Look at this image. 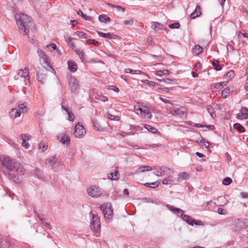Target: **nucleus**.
Wrapping results in <instances>:
<instances>
[{"label":"nucleus","instance_id":"1","mask_svg":"<svg viewBox=\"0 0 248 248\" xmlns=\"http://www.w3.org/2000/svg\"><path fill=\"white\" fill-rule=\"evenodd\" d=\"M0 162L2 166L12 172H16L17 174L22 175L24 173V170L22 166L16 160L11 159L9 156H0Z\"/></svg>","mask_w":248,"mask_h":248},{"label":"nucleus","instance_id":"2","mask_svg":"<svg viewBox=\"0 0 248 248\" xmlns=\"http://www.w3.org/2000/svg\"><path fill=\"white\" fill-rule=\"evenodd\" d=\"M16 24L19 30L23 32L24 35L29 32V26L31 24V18L24 14H18L15 16Z\"/></svg>","mask_w":248,"mask_h":248},{"label":"nucleus","instance_id":"3","mask_svg":"<svg viewBox=\"0 0 248 248\" xmlns=\"http://www.w3.org/2000/svg\"><path fill=\"white\" fill-rule=\"evenodd\" d=\"M167 207L170 210V211L173 212L174 213H178L181 214L180 217L189 225L193 226L194 224L197 225H202V222L200 221H197L195 219H193L190 216H188L187 215L184 214V211L182 209L179 208H177L173 207L171 205L168 204L167 205Z\"/></svg>","mask_w":248,"mask_h":248},{"label":"nucleus","instance_id":"4","mask_svg":"<svg viewBox=\"0 0 248 248\" xmlns=\"http://www.w3.org/2000/svg\"><path fill=\"white\" fill-rule=\"evenodd\" d=\"M134 108L135 110L140 111V116L143 118L151 119L152 117V108L150 105L142 103H139L134 106Z\"/></svg>","mask_w":248,"mask_h":248},{"label":"nucleus","instance_id":"5","mask_svg":"<svg viewBox=\"0 0 248 248\" xmlns=\"http://www.w3.org/2000/svg\"><path fill=\"white\" fill-rule=\"evenodd\" d=\"M102 211L104 217L108 222H110L113 218V209L111 204L109 203H106L100 206Z\"/></svg>","mask_w":248,"mask_h":248},{"label":"nucleus","instance_id":"6","mask_svg":"<svg viewBox=\"0 0 248 248\" xmlns=\"http://www.w3.org/2000/svg\"><path fill=\"white\" fill-rule=\"evenodd\" d=\"M91 228L93 232H98L101 228L100 218L96 212H92Z\"/></svg>","mask_w":248,"mask_h":248},{"label":"nucleus","instance_id":"7","mask_svg":"<svg viewBox=\"0 0 248 248\" xmlns=\"http://www.w3.org/2000/svg\"><path fill=\"white\" fill-rule=\"evenodd\" d=\"M74 135L78 138H82L86 134L85 129L83 126L78 123L74 129Z\"/></svg>","mask_w":248,"mask_h":248},{"label":"nucleus","instance_id":"8","mask_svg":"<svg viewBox=\"0 0 248 248\" xmlns=\"http://www.w3.org/2000/svg\"><path fill=\"white\" fill-rule=\"evenodd\" d=\"M87 193L89 195L93 198H98L101 195V191L99 187L93 186L87 189Z\"/></svg>","mask_w":248,"mask_h":248},{"label":"nucleus","instance_id":"9","mask_svg":"<svg viewBox=\"0 0 248 248\" xmlns=\"http://www.w3.org/2000/svg\"><path fill=\"white\" fill-rule=\"evenodd\" d=\"M69 85L71 90L75 92L79 88L78 81L74 77H70L68 80Z\"/></svg>","mask_w":248,"mask_h":248},{"label":"nucleus","instance_id":"10","mask_svg":"<svg viewBox=\"0 0 248 248\" xmlns=\"http://www.w3.org/2000/svg\"><path fill=\"white\" fill-rule=\"evenodd\" d=\"M46 163L52 168H56L60 164V162L55 156H51L46 160Z\"/></svg>","mask_w":248,"mask_h":248},{"label":"nucleus","instance_id":"11","mask_svg":"<svg viewBox=\"0 0 248 248\" xmlns=\"http://www.w3.org/2000/svg\"><path fill=\"white\" fill-rule=\"evenodd\" d=\"M17 75L22 78H24L26 79L30 82V75L29 72V68L28 67H25L24 69H20L18 71Z\"/></svg>","mask_w":248,"mask_h":248},{"label":"nucleus","instance_id":"12","mask_svg":"<svg viewBox=\"0 0 248 248\" xmlns=\"http://www.w3.org/2000/svg\"><path fill=\"white\" fill-rule=\"evenodd\" d=\"M248 117V108L246 107H242L241 109L240 113H238L237 118L238 119L243 120L247 119Z\"/></svg>","mask_w":248,"mask_h":248},{"label":"nucleus","instance_id":"13","mask_svg":"<svg viewBox=\"0 0 248 248\" xmlns=\"http://www.w3.org/2000/svg\"><path fill=\"white\" fill-rule=\"evenodd\" d=\"M22 140V145L25 149H28L30 147V144L27 141L29 140L31 138V136L29 134H22L21 135Z\"/></svg>","mask_w":248,"mask_h":248},{"label":"nucleus","instance_id":"14","mask_svg":"<svg viewBox=\"0 0 248 248\" xmlns=\"http://www.w3.org/2000/svg\"><path fill=\"white\" fill-rule=\"evenodd\" d=\"M46 72L45 70L42 69L40 70L37 74V79L42 83L44 82L46 79V74L45 73Z\"/></svg>","mask_w":248,"mask_h":248},{"label":"nucleus","instance_id":"15","mask_svg":"<svg viewBox=\"0 0 248 248\" xmlns=\"http://www.w3.org/2000/svg\"><path fill=\"white\" fill-rule=\"evenodd\" d=\"M37 53L40 57L41 59H42L44 61V64H46L47 66H48L49 64V61L48 60V58L46 54L41 49H38L37 50Z\"/></svg>","mask_w":248,"mask_h":248},{"label":"nucleus","instance_id":"16","mask_svg":"<svg viewBox=\"0 0 248 248\" xmlns=\"http://www.w3.org/2000/svg\"><path fill=\"white\" fill-rule=\"evenodd\" d=\"M186 112V109L184 108H181L176 109L170 110V113L174 116H181L184 115Z\"/></svg>","mask_w":248,"mask_h":248},{"label":"nucleus","instance_id":"17","mask_svg":"<svg viewBox=\"0 0 248 248\" xmlns=\"http://www.w3.org/2000/svg\"><path fill=\"white\" fill-rule=\"evenodd\" d=\"M190 175L189 174L186 172H180L178 175V178L176 181L177 182H181L183 180H186L188 179Z\"/></svg>","mask_w":248,"mask_h":248},{"label":"nucleus","instance_id":"18","mask_svg":"<svg viewBox=\"0 0 248 248\" xmlns=\"http://www.w3.org/2000/svg\"><path fill=\"white\" fill-rule=\"evenodd\" d=\"M68 67L69 70L72 72H75L78 69V65L76 62L72 60H69L68 61Z\"/></svg>","mask_w":248,"mask_h":248},{"label":"nucleus","instance_id":"19","mask_svg":"<svg viewBox=\"0 0 248 248\" xmlns=\"http://www.w3.org/2000/svg\"><path fill=\"white\" fill-rule=\"evenodd\" d=\"M9 113L10 117L13 119L19 117L21 115V113L16 108L12 109Z\"/></svg>","mask_w":248,"mask_h":248},{"label":"nucleus","instance_id":"20","mask_svg":"<svg viewBox=\"0 0 248 248\" xmlns=\"http://www.w3.org/2000/svg\"><path fill=\"white\" fill-rule=\"evenodd\" d=\"M152 28L156 31L165 30L164 26L157 22H153L152 24Z\"/></svg>","mask_w":248,"mask_h":248},{"label":"nucleus","instance_id":"21","mask_svg":"<svg viewBox=\"0 0 248 248\" xmlns=\"http://www.w3.org/2000/svg\"><path fill=\"white\" fill-rule=\"evenodd\" d=\"M201 14V12L200 7L199 6H197L194 11L191 13L190 17L194 19L196 17L199 16Z\"/></svg>","mask_w":248,"mask_h":248},{"label":"nucleus","instance_id":"22","mask_svg":"<svg viewBox=\"0 0 248 248\" xmlns=\"http://www.w3.org/2000/svg\"><path fill=\"white\" fill-rule=\"evenodd\" d=\"M47 144L44 141H41L39 144L38 150L40 153L44 152L47 150Z\"/></svg>","mask_w":248,"mask_h":248},{"label":"nucleus","instance_id":"23","mask_svg":"<svg viewBox=\"0 0 248 248\" xmlns=\"http://www.w3.org/2000/svg\"><path fill=\"white\" fill-rule=\"evenodd\" d=\"M152 170V168L149 166H141L137 170L136 173L144 172L145 171H151Z\"/></svg>","mask_w":248,"mask_h":248},{"label":"nucleus","instance_id":"24","mask_svg":"<svg viewBox=\"0 0 248 248\" xmlns=\"http://www.w3.org/2000/svg\"><path fill=\"white\" fill-rule=\"evenodd\" d=\"M62 108L63 110H64L66 111V114H68V118L67 119L70 121L73 122L75 119L74 115L70 111H68V109L64 106H62Z\"/></svg>","mask_w":248,"mask_h":248},{"label":"nucleus","instance_id":"25","mask_svg":"<svg viewBox=\"0 0 248 248\" xmlns=\"http://www.w3.org/2000/svg\"><path fill=\"white\" fill-rule=\"evenodd\" d=\"M203 48L199 45H196L193 49V53L196 55H198L202 52Z\"/></svg>","mask_w":248,"mask_h":248},{"label":"nucleus","instance_id":"26","mask_svg":"<svg viewBox=\"0 0 248 248\" xmlns=\"http://www.w3.org/2000/svg\"><path fill=\"white\" fill-rule=\"evenodd\" d=\"M98 19L101 22L107 23L110 21V18L106 15H100Z\"/></svg>","mask_w":248,"mask_h":248},{"label":"nucleus","instance_id":"27","mask_svg":"<svg viewBox=\"0 0 248 248\" xmlns=\"http://www.w3.org/2000/svg\"><path fill=\"white\" fill-rule=\"evenodd\" d=\"M144 127H145V129H146L147 130H148V131H150L153 133L155 134L159 133L157 129H156L155 127L151 125L148 124H145L144 125Z\"/></svg>","mask_w":248,"mask_h":248},{"label":"nucleus","instance_id":"28","mask_svg":"<svg viewBox=\"0 0 248 248\" xmlns=\"http://www.w3.org/2000/svg\"><path fill=\"white\" fill-rule=\"evenodd\" d=\"M60 141L62 143L68 146L70 143V138L66 135H63Z\"/></svg>","mask_w":248,"mask_h":248},{"label":"nucleus","instance_id":"29","mask_svg":"<svg viewBox=\"0 0 248 248\" xmlns=\"http://www.w3.org/2000/svg\"><path fill=\"white\" fill-rule=\"evenodd\" d=\"M96 32L100 36H101L103 38L108 39H111L112 38V35L109 32L103 33L99 31H96Z\"/></svg>","mask_w":248,"mask_h":248},{"label":"nucleus","instance_id":"30","mask_svg":"<svg viewBox=\"0 0 248 248\" xmlns=\"http://www.w3.org/2000/svg\"><path fill=\"white\" fill-rule=\"evenodd\" d=\"M74 34L81 39H87V35L84 32L81 31H76Z\"/></svg>","mask_w":248,"mask_h":248},{"label":"nucleus","instance_id":"31","mask_svg":"<svg viewBox=\"0 0 248 248\" xmlns=\"http://www.w3.org/2000/svg\"><path fill=\"white\" fill-rule=\"evenodd\" d=\"M16 108L18 109L20 113H26L28 111L27 107L23 104L19 105Z\"/></svg>","mask_w":248,"mask_h":248},{"label":"nucleus","instance_id":"32","mask_svg":"<svg viewBox=\"0 0 248 248\" xmlns=\"http://www.w3.org/2000/svg\"><path fill=\"white\" fill-rule=\"evenodd\" d=\"M118 175V171H115L113 172H111L108 174V178L110 180H116L118 179V177H117Z\"/></svg>","mask_w":248,"mask_h":248},{"label":"nucleus","instance_id":"33","mask_svg":"<svg viewBox=\"0 0 248 248\" xmlns=\"http://www.w3.org/2000/svg\"><path fill=\"white\" fill-rule=\"evenodd\" d=\"M169 74V71L168 70L165 69L163 70H158L156 71L155 75L159 77H161L164 75Z\"/></svg>","mask_w":248,"mask_h":248},{"label":"nucleus","instance_id":"34","mask_svg":"<svg viewBox=\"0 0 248 248\" xmlns=\"http://www.w3.org/2000/svg\"><path fill=\"white\" fill-rule=\"evenodd\" d=\"M233 126L234 128L237 129L240 132L243 133L245 132V128L239 124L236 123L234 124Z\"/></svg>","mask_w":248,"mask_h":248},{"label":"nucleus","instance_id":"35","mask_svg":"<svg viewBox=\"0 0 248 248\" xmlns=\"http://www.w3.org/2000/svg\"><path fill=\"white\" fill-rule=\"evenodd\" d=\"M125 72L126 73H130L132 74H141L142 73L140 70H133L129 68L125 69Z\"/></svg>","mask_w":248,"mask_h":248},{"label":"nucleus","instance_id":"36","mask_svg":"<svg viewBox=\"0 0 248 248\" xmlns=\"http://www.w3.org/2000/svg\"><path fill=\"white\" fill-rule=\"evenodd\" d=\"M230 89L228 88H226L223 89L221 93V95L223 98H226L228 95L230 94Z\"/></svg>","mask_w":248,"mask_h":248},{"label":"nucleus","instance_id":"37","mask_svg":"<svg viewBox=\"0 0 248 248\" xmlns=\"http://www.w3.org/2000/svg\"><path fill=\"white\" fill-rule=\"evenodd\" d=\"M144 185L146 187H149L151 188H156V187H158V186L159 185V183L158 182L156 181V182H153L151 183H145L144 184Z\"/></svg>","mask_w":248,"mask_h":248},{"label":"nucleus","instance_id":"38","mask_svg":"<svg viewBox=\"0 0 248 248\" xmlns=\"http://www.w3.org/2000/svg\"><path fill=\"white\" fill-rule=\"evenodd\" d=\"M93 124L95 129L100 131H101L103 130V128L96 121H93Z\"/></svg>","mask_w":248,"mask_h":248},{"label":"nucleus","instance_id":"39","mask_svg":"<svg viewBox=\"0 0 248 248\" xmlns=\"http://www.w3.org/2000/svg\"><path fill=\"white\" fill-rule=\"evenodd\" d=\"M227 85L226 81L220 82L219 83H217L215 84V88L216 89H220L222 88L223 87Z\"/></svg>","mask_w":248,"mask_h":248},{"label":"nucleus","instance_id":"40","mask_svg":"<svg viewBox=\"0 0 248 248\" xmlns=\"http://www.w3.org/2000/svg\"><path fill=\"white\" fill-rule=\"evenodd\" d=\"M174 182V180L173 179H170L168 178H165L162 181V184L165 185H171Z\"/></svg>","mask_w":248,"mask_h":248},{"label":"nucleus","instance_id":"41","mask_svg":"<svg viewBox=\"0 0 248 248\" xmlns=\"http://www.w3.org/2000/svg\"><path fill=\"white\" fill-rule=\"evenodd\" d=\"M232 182V180L230 177L225 178L222 182L223 185L225 186L229 185Z\"/></svg>","mask_w":248,"mask_h":248},{"label":"nucleus","instance_id":"42","mask_svg":"<svg viewBox=\"0 0 248 248\" xmlns=\"http://www.w3.org/2000/svg\"><path fill=\"white\" fill-rule=\"evenodd\" d=\"M107 117L111 120L119 121V120L118 116H115L114 115H113L109 113L107 114Z\"/></svg>","mask_w":248,"mask_h":248},{"label":"nucleus","instance_id":"43","mask_svg":"<svg viewBox=\"0 0 248 248\" xmlns=\"http://www.w3.org/2000/svg\"><path fill=\"white\" fill-rule=\"evenodd\" d=\"M87 43L88 44H93L95 46H98L99 45L98 41L91 39L87 40Z\"/></svg>","mask_w":248,"mask_h":248},{"label":"nucleus","instance_id":"44","mask_svg":"<svg viewBox=\"0 0 248 248\" xmlns=\"http://www.w3.org/2000/svg\"><path fill=\"white\" fill-rule=\"evenodd\" d=\"M142 83L149 84L153 86H155L156 85V83L154 81H150L149 80H142L141 81Z\"/></svg>","mask_w":248,"mask_h":248},{"label":"nucleus","instance_id":"45","mask_svg":"<svg viewBox=\"0 0 248 248\" xmlns=\"http://www.w3.org/2000/svg\"><path fill=\"white\" fill-rule=\"evenodd\" d=\"M180 24L177 22H175L170 24L169 27L170 29H178L180 27Z\"/></svg>","mask_w":248,"mask_h":248},{"label":"nucleus","instance_id":"46","mask_svg":"<svg viewBox=\"0 0 248 248\" xmlns=\"http://www.w3.org/2000/svg\"><path fill=\"white\" fill-rule=\"evenodd\" d=\"M157 80L160 82H165L167 84H172V80L170 78L166 79H157Z\"/></svg>","mask_w":248,"mask_h":248},{"label":"nucleus","instance_id":"47","mask_svg":"<svg viewBox=\"0 0 248 248\" xmlns=\"http://www.w3.org/2000/svg\"><path fill=\"white\" fill-rule=\"evenodd\" d=\"M207 110L209 112V113L210 114L211 117L213 118H214V117L215 115V113L214 112V110H213V109L212 108L210 107H207Z\"/></svg>","mask_w":248,"mask_h":248},{"label":"nucleus","instance_id":"48","mask_svg":"<svg viewBox=\"0 0 248 248\" xmlns=\"http://www.w3.org/2000/svg\"><path fill=\"white\" fill-rule=\"evenodd\" d=\"M218 213L220 215H226L227 214V211L223 208H219L218 209Z\"/></svg>","mask_w":248,"mask_h":248},{"label":"nucleus","instance_id":"49","mask_svg":"<svg viewBox=\"0 0 248 248\" xmlns=\"http://www.w3.org/2000/svg\"><path fill=\"white\" fill-rule=\"evenodd\" d=\"M77 14L78 15H80L82 18L85 19V20H88V17L84 14L83 13L81 10H79L77 12Z\"/></svg>","mask_w":248,"mask_h":248},{"label":"nucleus","instance_id":"50","mask_svg":"<svg viewBox=\"0 0 248 248\" xmlns=\"http://www.w3.org/2000/svg\"><path fill=\"white\" fill-rule=\"evenodd\" d=\"M47 47L48 48L49 50L52 51L55 50L57 48V46L54 44H51L49 45H47Z\"/></svg>","mask_w":248,"mask_h":248},{"label":"nucleus","instance_id":"51","mask_svg":"<svg viewBox=\"0 0 248 248\" xmlns=\"http://www.w3.org/2000/svg\"><path fill=\"white\" fill-rule=\"evenodd\" d=\"M133 20L132 19H129L127 20H125L124 21V24L125 25H131L133 24Z\"/></svg>","mask_w":248,"mask_h":248},{"label":"nucleus","instance_id":"52","mask_svg":"<svg viewBox=\"0 0 248 248\" xmlns=\"http://www.w3.org/2000/svg\"><path fill=\"white\" fill-rule=\"evenodd\" d=\"M77 54L79 56L80 59L82 60V61H83L84 59L83 56L84 55V53L82 51L78 50L77 51Z\"/></svg>","mask_w":248,"mask_h":248},{"label":"nucleus","instance_id":"53","mask_svg":"<svg viewBox=\"0 0 248 248\" xmlns=\"http://www.w3.org/2000/svg\"><path fill=\"white\" fill-rule=\"evenodd\" d=\"M153 174L158 177H161L163 175V174L162 172L157 170L153 172Z\"/></svg>","mask_w":248,"mask_h":248},{"label":"nucleus","instance_id":"54","mask_svg":"<svg viewBox=\"0 0 248 248\" xmlns=\"http://www.w3.org/2000/svg\"><path fill=\"white\" fill-rule=\"evenodd\" d=\"M234 75V73L233 71H230L226 74V76L227 77H229L230 78L233 77Z\"/></svg>","mask_w":248,"mask_h":248},{"label":"nucleus","instance_id":"55","mask_svg":"<svg viewBox=\"0 0 248 248\" xmlns=\"http://www.w3.org/2000/svg\"><path fill=\"white\" fill-rule=\"evenodd\" d=\"M200 142L203 143L206 147H208L210 145V143L208 141H205L204 139L202 140Z\"/></svg>","mask_w":248,"mask_h":248},{"label":"nucleus","instance_id":"56","mask_svg":"<svg viewBox=\"0 0 248 248\" xmlns=\"http://www.w3.org/2000/svg\"><path fill=\"white\" fill-rule=\"evenodd\" d=\"M38 218H39V219L42 222V223L45 225L46 226V227H48L49 226V224L48 223H47V222H46L44 221L42 217H39V216H38Z\"/></svg>","mask_w":248,"mask_h":248},{"label":"nucleus","instance_id":"57","mask_svg":"<svg viewBox=\"0 0 248 248\" xmlns=\"http://www.w3.org/2000/svg\"><path fill=\"white\" fill-rule=\"evenodd\" d=\"M160 100L162 101L163 102H164V103H170V101L169 100H167V99H164L163 98H162V97H160Z\"/></svg>","mask_w":248,"mask_h":248},{"label":"nucleus","instance_id":"58","mask_svg":"<svg viewBox=\"0 0 248 248\" xmlns=\"http://www.w3.org/2000/svg\"><path fill=\"white\" fill-rule=\"evenodd\" d=\"M99 99H100V100H101L103 102H105V101H108V98L106 96H100Z\"/></svg>","mask_w":248,"mask_h":248},{"label":"nucleus","instance_id":"59","mask_svg":"<svg viewBox=\"0 0 248 248\" xmlns=\"http://www.w3.org/2000/svg\"><path fill=\"white\" fill-rule=\"evenodd\" d=\"M109 89L110 90H113L114 91H115V92H118L119 91V90L118 88L115 87V86H111V87H109Z\"/></svg>","mask_w":248,"mask_h":248},{"label":"nucleus","instance_id":"60","mask_svg":"<svg viewBox=\"0 0 248 248\" xmlns=\"http://www.w3.org/2000/svg\"><path fill=\"white\" fill-rule=\"evenodd\" d=\"M241 196L244 198H248V193L247 192H242Z\"/></svg>","mask_w":248,"mask_h":248},{"label":"nucleus","instance_id":"61","mask_svg":"<svg viewBox=\"0 0 248 248\" xmlns=\"http://www.w3.org/2000/svg\"><path fill=\"white\" fill-rule=\"evenodd\" d=\"M71 23L72 26H75L77 25L78 21L76 20H72L71 21Z\"/></svg>","mask_w":248,"mask_h":248},{"label":"nucleus","instance_id":"62","mask_svg":"<svg viewBox=\"0 0 248 248\" xmlns=\"http://www.w3.org/2000/svg\"><path fill=\"white\" fill-rule=\"evenodd\" d=\"M196 154L197 156H198L200 157H203L205 156L204 154L200 153L198 152H196Z\"/></svg>","mask_w":248,"mask_h":248},{"label":"nucleus","instance_id":"63","mask_svg":"<svg viewBox=\"0 0 248 248\" xmlns=\"http://www.w3.org/2000/svg\"><path fill=\"white\" fill-rule=\"evenodd\" d=\"M216 70L217 71H219V70H220L221 69V67L220 65L219 64H217V66H216L215 67H214Z\"/></svg>","mask_w":248,"mask_h":248},{"label":"nucleus","instance_id":"64","mask_svg":"<svg viewBox=\"0 0 248 248\" xmlns=\"http://www.w3.org/2000/svg\"><path fill=\"white\" fill-rule=\"evenodd\" d=\"M66 40L68 43H71L72 39L70 37H68L66 38Z\"/></svg>","mask_w":248,"mask_h":248}]
</instances>
